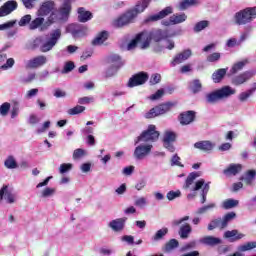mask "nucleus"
I'll use <instances>...</instances> for the list:
<instances>
[{"label": "nucleus", "instance_id": "49", "mask_svg": "<svg viewBox=\"0 0 256 256\" xmlns=\"http://www.w3.org/2000/svg\"><path fill=\"white\" fill-rule=\"evenodd\" d=\"M256 248V242H248L246 244H243L241 246H239V251L245 252V251H251V249H255Z\"/></svg>", "mask_w": 256, "mask_h": 256}, {"label": "nucleus", "instance_id": "44", "mask_svg": "<svg viewBox=\"0 0 256 256\" xmlns=\"http://www.w3.org/2000/svg\"><path fill=\"white\" fill-rule=\"evenodd\" d=\"M239 205V200L228 199L223 202L222 207L223 209H233V207H237Z\"/></svg>", "mask_w": 256, "mask_h": 256}, {"label": "nucleus", "instance_id": "37", "mask_svg": "<svg viewBox=\"0 0 256 256\" xmlns=\"http://www.w3.org/2000/svg\"><path fill=\"white\" fill-rule=\"evenodd\" d=\"M227 75V69L221 68L212 74L214 83H221V80Z\"/></svg>", "mask_w": 256, "mask_h": 256}, {"label": "nucleus", "instance_id": "29", "mask_svg": "<svg viewBox=\"0 0 256 256\" xmlns=\"http://www.w3.org/2000/svg\"><path fill=\"white\" fill-rule=\"evenodd\" d=\"M225 239H229L230 243H234V241H239V239H243L245 234L239 233L237 230L226 231L224 233Z\"/></svg>", "mask_w": 256, "mask_h": 256}, {"label": "nucleus", "instance_id": "10", "mask_svg": "<svg viewBox=\"0 0 256 256\" xmlns=\"http://www.w3.org/2000/svg\"><path fill=\"white\" fill-rule=\"evenodd\" d=\"M141 44L140 47L142 49H147L149 47V36L147 32H142L136 36V39H133L127 46L128 51H131L137 47V45Z\"/></svg>", "mask_w": 256, "mask_h": 256}, {"label": "nucleus", "instance_id": "30", "mask_svg": "<svg viewBox=\"0 0 256 256\" xmlns=\"http://www.w3.org/2000/svg\"><path fill=\"white\" fill-rule=\"evenodd\" d=\"M193 231V228L189 223H185L182 226H180V229L178 231V235L181 239H189V235H191Z\"/></svg>", "mask_w": 256, "mask_h": 256}, {"label": "nucleus", "instance_id": "7", "mask_svg": "<svg viewBox=\"0 0 256 256\" xmlns=\"http://www.w3.org/2000/svg\"><path fill=\"white\" fill-rule=\"evenodd\" d=\"M175 107V102H166L160 104L144 114L145 119H154V117H159V115H165L168 111H171V108Z\"/></svg>", "mask_w": 256, "mask_h": 256}, {"label": "nucleus", "instance_id": "1", "mask_svg": "<svg viewBox=\"0 0 256 256\" xmlns=\"http://www.w3.org/2000/svg\"><path fill=\"white\" fill-rule=\"evenodd\" d=\"M159 131H157V127L153 124L149 125L147 130L143 131L135 142L140 143L134 150V157L137 161H143L147 155H149L153 149V144L155 141L159 139Z\"/></svg>", "mask_w": 256, "mask_h": 256}, {"label": "nucleus", "instance_id": "47", "mask_svg": "<svg viewBox=\"0 0 256 256\" xmlns=\"http://www.w3.org/2000/svg\"><path fill=\"white\" fill-rule=\"evenodd\" d=\"M31 14L24 15L18 22L19 27H26V25H31Z\"/></svg>", "mask_w": 256, "mask_h": 256}, {"label": "nucleus", "instance_id": "53", "mask_svg": "<svg viewBox=\"0 0 256 256\" xmlns=\"http://www.w3.org/2000/svg\"><path fill=\"white\" fill-rule=\"evenodd\" d=\"M164 95H165V90L159 89L157 90L156 93L150 95L148 99H150V101H159V99H161V97H163Z\"/></svg>", "mask_w": 256, "mask_h": 256}, {"label": "nucleus", "instance_id": "50", "mask_svg": "<svg viewBox=\"0 0 256 256\" xmlns=\"http://www.w3.org/2000/svg\"><path fill=\"white\" fill-rule=\"evenodd\" d=\"M55 188H49L46 187L42 192H41V197L44 199H47L48 197H53L55 195Z\"/></svg>", "mask_w": 256, "mask_h": 256}, {"label": "nucleus", "instance_id": "2", "mask_svg": "<svg viewBox=\"0 0 256 256\" xmlns=\"http://www.w3.org/2000/svg\"><path fill=\"white\" fill-rule=\"evenodd\" d=\"M59 39H61V29L57 28L46 36H39L34 39L30 43L29 49L33 51L40 49L41 53H49V51H52L53 47L59 43Z\"/></svg>", "mask_w": 256, "mask_h": 256}, {"label": "nucleus", "instance_id": "16", "mask_svg": "<svg viewBox=\"0 0 256 256\" xmlns=\"http://www.w3.org/2000/svg\"><path fill=\"white\" fill-rule=\"evenodd\" d=\"M66 32L71 33V35L75 38L83 37V35L87 33V27L81 24H70L66 27Z\"/></svg>", "mask_w": 256, "mask_h": 256}, {"label": "nucleus", "instance_id": "25", "mask_svg": "<svg viewBox=\"0 0 256 256\" xmlns=\"http://www.w3.org/2000/svg\"><path fill=\"white\" fill-rule=\"evenodd\" d=\"M191 55H192V52L189 49L184 50L182 53L176 55L172 61L173 67H175V65H179V64L187 61V59H189V57H191Z\"/></svg>", "mask_w": 256, "mask_h": 256}, {"label": "nucleus", "instance_id": "22", "mask_svg": "<svg viewBox=\"0 0 256 256\" xmlns=\"http://www.w3.org/2000/svg\"><path fill=\"white\" fill-rule=\"evenodd\" d=\"M195 149H199L200 151H205L208 153L209 151H213L215 149V143L209 140L198 141L194 144Z\"/></svg>", "mask_w": 256, "mask_h": 256}, {"label": "nucleus", "instance_id": "45", "mask_svg": "<svg viewBox=\"0 0 256 256\" xmlns=\"http://www.w3.org/2000/svg\"><path fill=\"white\" fill-rule=\"evenodd\" d=\"M11 110V104L9 102H5L0 105V115L2 117H7L9 115V111Z\"/></svg>", "mask_w": 256, "mask_h": 256}, {"label": "nucleus", "instance_id": "57", "mask_svg": "<svg viewBox=\"0 0 256 256\" xmlns=\"http://www.w3.org/2000/svg\"><path fill=\"white\" fill-rule=\"evenodd\" d=\"M168 201H173L174 199H177L181 197V190L177 191H169L166 195Z\"/></svg>", "mask_w": 256, "mask_h": 256}, {"label": "nucleus", "instance_id": "6", "mask_svg": "<svg viewBox=\"0 0 256 256\" xmlns=\"http://www.w3.org/2000/svg\"><path fill=\"white\" fill-rule=\"evenodd\" d=\"M235 89L230 86H224L221 89L215 90L206 95L207 103H217V101H221V99H227L231 97V95H235Z\"/></svg>", "mask_w": 256, "mask_h": 256}, {"label": "nucleus", "instance_id": "42", "mask_svg": "<svg viewBox=\"0 0 256 256\" xmlns=\"http://www.w3.org/2000/svg\"><path fill=\"white\" fill-rule=\"evenodd\" d=\"M179 247V241L177 239H171L166 245H165V252L171 253L173 249H177Z\"/></svg>", "mask_w": 256, "mask_h": 256}, {"label": "nucleus", "instance_id": "52", "mask_svg": "<svg viewBox=\"0 0 256 256\" xmlns=\"http://www.w3.org/2000/svg\"><path fill=\"white\" fill-rule=\"evenodd\" d=\"M220 59H221V53L214 52L207 56L206 61H208V63H217V61H219Z\"/></svg>", "mask_w": 256, "mask_h": 256}, {"label": "nucleus", "instance_id": "39", "mask_svg": "<svg viewBox=\"0 0 256 256\" xmlns=\"http://www.w3.org/2000/svg\"><path fill=\"white\" fill-rule=\"evenodd\" d=\"M203 185H205V180L204 179L198 180L195 183V186L193 188H191V191H193V193L188 194L187 199H194L195 195H197V193L195 191H199V189H202Z\"/></svg>", "mask_w": 256, "mask_h": 256}, {"label": "nucleus", "instance_id": "31", "mask_svg": "<svg viewBox=\"0 0 256 256\" xmlns=\"http://www.w3.org/2000/svg\"><path fill=\"white\" fill-rule=\"evenodd\" d=\"M107 39H109V32L102 31L93 39L92 45H103Z\"/></svg>", "mask_w": 256, "mask_h": 256}, {"label": "nucleus", "instance_id": "8", "mask_svg": "<svg viewBox=\"0 0 256 256\" xmlns=\"http://www.w3.org/2000/svg\"><path fill=\"white\" fill-rule=\"evenodd\" d=\"M235 217H236L235 212H229L223 218H217L212 220L208 224V231H213V229H217V227H220V229H225V227L229 225V222L233 221Z\"/></svg>", "mask_w": 256, "mask_h": 256}, {"label": "nucleus", "instance_id": "38", "mask_svg": "<svg viewBox=\"0 0 256 256\" xmlns=\"http://www.w3.org/2000/svg\"><path fill=\"white\" fill-rule=\"evenodd\" d=\"M167 233H169V228L164 227L156 231L155 235H153L151 239L154 243H157V241H161Z\"/></svg>", "mask_w": 256, "mask_h": 256}, {"label": "nucleus", "instance_id": "40", "mask_svg": "<svg viewBox=\"0 0 256 256\" xmlns=\"http://www.w3.org/2000/svg\"><path fill=\"white\" fill-rule=\"evenodd\" d=\"M202 88H203V86L201 84V80H199V79L192 80L189 83V89H190V91H192V93H199Z\"/></svg>", "mask_w": 256, "mask_h": 256}, {"label": "nucleus", "instance_id": "3", "mask_svg": "<svg viewBox=\"0 0 256 256\" xmlns=\"http://www.w3.org/2000/svg\"><path fill=\"white\" fill-rule=\"evenodd\" d=\"M149 3H151V0L138 1L134 8L128 10L115 21V26L125 27V25L134 23L137 15L143 13V11H145L149 7Z\"/></svg>", "mask_w": 256, "mask_h": 256}, {"label": "nucleus", "instance_id": "27", "mask_svg": "<svg viewBox=\"0 0 256 256\" xmlns=\"http://www.w3.org/2000/svg\"><path fill=\"white\" fill-rule=\"evenodd\" d=\"M199 241L200 243H202V245H208V247H215L216 245H221L222 243V240L220 238L214 236H205Z\"/></svg>", "mask_w": 256, "mask_h": 256}, {"label": "nucleus", "instance_id": "60", "mask_svg": "<svg viewBox=\"0 0 256 256\" xmlns=\"http://www.w3.org/2000/svg\"><path fill=\"white\" fill-rule=\"evenodd\" d=\"M71 169H73V164L70 163H64L60 165L59 171L61 173V175L67 173V171H71Z\"/></svg>", "mask_w": 256, "mask_h": 256}, {"label": "nucleus", "instance_id": "18", "mask_svg": "<svg viewBox=\"0 0 256 256\" xmlns=\"http://www.w3.org/2000/svg\"><path fill=\"white\" fill-rule=\"evenodd\" d=\"M172 13L173 7L168 6L159 13L149 16L147 19H145V23H151V21H159L161 19H165V17L171 15Z\"/></svg>", "mask_w": 256, "mask_h": 256}, {"label": "nucleus", "instance_id": "11", "mask_svg": "<svg viewBox=\"0 0 256 256\" xmlns=\"http://www.w3.org/2000/svg\"><path fill=\"white\" fill-rule=\"evenodd\" d=\"M71 11V0H63L62 4L58 8V13H56V15L60 18L61 23H67V21H69Z\"/></svg>", "mask_w": 256, "mask_h": 256}, {"label": "nucleus", "instance_id": "48", "mask_svg": "<svg viewBox=\"0 0 256 256\" xmlns=\"http://www.w3.org/2000/svg\"><path fill=\"white\" fill-rule=\"evenodd\" d=\"M251 95H253V90L248 89L245 92H241L238 96V99L241 101V103H245V101H247Z\"/></svg>", "mask_w": 256, "mask_h": 256}, {"label": "nucleus", "instance_id": "35", "mask_svg": "<svg viewBox=\"0 0 256 256\" xmlns=\"http://www.w3.org/2000/svg\"><path fill=\"white\" fill-rule=\"evenodd\" d=\"M4 167H6V169H17L19 165L17 164V160L15 159V156L13 155L8 156L4 161Z\"/></svg>", "mask_w": 256, "mask_h": 256}, {"label": "nucleus", "instance_id": "64", "mask_svg": "<svg viewBox=\"0 0 256 256\" xmlns=\"http://www.w3.org/2000/svg\"><path fill=\"white\" fill-rule=\"evenodd\" d=\"M37 0H22V3L26 9H33Z\"/></svg>", "mask_w": 256, "mask_h": 256}, {"label": "nucleus", "instance_id": "24", "mask_svg": "<svg viewBox=\"0 0 256 256\" xmlns=\"http://www.w3.org/2000/svg\"><path fill=\"white\" fill-rule=\"evenodd\" d=\"M106 63L113 67H117L118 69H121L123 65H125V62L121 59V56L117 54H111L106 58Z\"/></svg>", "mask_w": 256, "mask_h": 256}, {"label": "nucleus", "instance_id": "61", "mask_svg": "<svg viewBox=\"0 0 256 256\" xmlns=\"http://www.w3.org/2000/svg\"><path fill=\"white\" fill-rule=\"evenodd\" d=\"M171 165H172V167H174L175 165H176L177 167H184V165L181 163V158H180L177 154H175V155L172 157V159H171Z\"/></svg>", "mask_w": 256, "mask_h": 256}, {"label": "nucleus", "instance_id": "5", "mask_svg": "<svg viewBox=\"0 0 256 256\" xmlns=\"http://www.w3.org/2000/svg\"><path fill=\"white\" fill-rule=\"evenodd\" d=\"M256 19V7L245 8L236 12L233 16L235 25H247Z\"/></svg>", "mask_w": 256, "mask_h": 256}, {"label": "nucleus", "instance_id": "28", "mask_svg": "<svg viewBox=\"0 0 256 256\" xmlns=\"http://www.w3.org/2000/svg\"><path fill=\"white\" fill-rule=\"evenodd\" d=\"M93 19V13L85 10V8H78V21L80 23H87V21H91Z\"/></svg>", "mask_w": 256, "mask_h": 256}, {"label": "nucleus", "instance_id": "56", "mask_svg": "<svg viewBox=\"0 0 256 256\" xmlns=\"http://www.w3.org/2000/svg\"><path fill=\"white\" fill-rule=\"evenodd\" d=\"M13 65H15V59L13 58H6V63H4L3 65L0 66V69H2V71H7V69H11L13 67Z\"/></svg>", "mask_w": 256, "mask_h": 256}, {"label": "nucleus", "instance_id": "33", "mask_svg": "<svg viewBox=\"0 0 256 256\" xmlns=\"http://www.w3.org/2000/svg\"><path fill=\"white\" fill-rule=\"evenodd\" d=\"M170 17L172 25H180V23H185V21H187V14L185 13H175Z\"/></svg>", "mask_w": 256, "mask_h": 256}, {"label": "nucleus", "instance_id": "63", "mask_svg": "<svg viewBox=\"0 0 256 256\" xmlns=\"http://www.w3.org/2000/svg\"><path fill=\"white\" fill-rule=\"evenodd\" d=\"M73 69H75V63L67 62L64 65V69L62 70V73H71V71H73Z\"/></svg>", "mask_w": 256, "mask_h": 256}, {"label": "nucleus", "instance_id": "34", "mask_svg": "<svg viewBox=\"0 0 256 256\" xmlns=\"http://www.w3.org/2000/svg\"><path fill=\"white\" fill-rule=\"evenodd\" d=\"M199 0H182L178 4L179 11H186L189 7H193V5H198Z\"/></svg>", "mask_w": 256, "mask_h": 256}, {"label": "nucleus", "instance_id": "36", "mask_svg": "<svg viewBox=\"0 0 256 256\" xmlns=\"http://www.w3.org/2000/svg\"><path fill=\"white\" fill-rule=\"evenodd\" d=\"M256 171L249 170L247 171L244 176H242L241 181H244L246 185H251L253 181H255Z\"/></svg>", "mask_w": 256, "mask_h": 256}, {"label": "nucleus", "instance_id": "19", "mask_svg": "<svg viewBox=\"0 0 256 256\" xmlns=\"http://www.w3.org/2000/svg\"><path fill=\"white\" fill-rule=\"evenodd\" d=\"M47 63V57L40 55L33 59H30L26 63V69H37L38 67H43Z\"/></svg>", "mask_w": 256, "mask_h": 256}, {"label": "nucleus", "instance_id": "14", "mask_svg": "<svg viewBox=\"0 0 256 256\" xmlns=\"http://www.w3.org/2000/svg\"><path fill=\"white\" fill-rule=\"evenodd\" d=\"M148 35L149 45H151V39L156 42L163 41L167 37H174L175 34H169V30H156L153 32H146Z\"/></svg>", "mask_w": 256, "mask_h": 256}, {"label": "nucleus", "instance_id": "21", "mask_svg": "<svg viewBox=\"0 0 256 256\" xmlns=\"http://www.w3.org/2000/svg\"><path fill=\"white\" fill-rule=\"evenodd\" d=\"M253 75V72L246 71L242 74H239L238 76H235L232 80V83L236 86L243 85V83H247V81H249V79H251Z\"/></svg>", "mask_w": 256, "mask_h": 256}, {"label": "nucleus", "instance_id": "32", "mask_svg": "<svg viewBox=\"0 0 256 256\" xmlns=\"http://www.w3.org/2000/svg\"><path fill=\"white\" fill-rule=\"evenodd\" d=\"M201 177V172H192L188 175L185 184L183 185V189H191L195 179Z\"/></svg>", "mask_w": 256, "mask_h": 256}, {"label": "nucleus", "instance_id": "15", "mask_svg": "<svg viewBox=\"0 0 256 256\" xmlns=\"http://www.w3.org/2000/svg\"><path fill=\"white\" fill-rule=\"evenodd\" d=\"M149 79V76L145 72H140L132 76L127 83V87L132 89V87H138V85H143Z\"/></svg>", "mask_w": 256, "mask_h": 256}, {"label": "nucleus", "instance_id": "23", "mask_svg": "<svg viewBox=\"0 0 256 256\" xmlns=\"http://www.w3.org/2000/svg\"><path fill=\"white\" fill-rule=\"evenodd\" d=\"M181 125H191L195 121V113L193 111L183 112L179 116Z\"/></svg>", "mask_w": 256, "mask_h": 256}, {"label": "nucleus", "instance_id": "51", "mask_svg": "<svg viewBox=\"0 0 256 256\" xmlns=\"http://www.w3.org/2000/svg\"><path fill=\"white\" fill-rule=\"evenodd\" d=\"M210 182L206 183L204 182V185H203V189H202V192H201V203H205V201H207V193H209V189H210Z\"/></svg>", "mask_w": 256, "mask_h": 256}, {"label": "nucleus", "instance_id": "4", "mask_svg": "<svg viewBox=\"0 0 256 256\" xmlns=\"http://www.w3.org/2000/svg\"><path fill=\"white\" fill-rule=\"evenodd\" d=\"M53 23H61V18L57 16V12H53L50 14L45 22V18L43 17H37L34 20H32L29 24L30 31H35L36 29H39V31H47Z\"/></svg>", "mask_w": 256, "mask_h": 256}, {"label": "nucleus", "instance_id": "54", "mask_svg": "<svg viewBox=\"0 0 256 256\" xmlns=\"http://www.w3.org/2000/svg\"><path fill=\"white\" fill-rule=\"evenodd\" d=\"M117 71H119V68H117L116 66H110L105 72L106 79L115 77V75H117Z\"/></svg>", "mask_w": 256, "mask_h": 256}, {"label": "nucleus", "instance_id": "58", "mask_svg": "<svg viewBox=\"0 0 256 256\" xmlns=\"http://www.w3.org/2000/svg\"><path fill=\"white\" fill-rule=\"evenodd\" d=\"M87 155V152L85 150L78 148L74 150L73 152V159H81L82 157H85Z\"/></svg>", "mask_w": 256, "mask_h": 256}, {"label": "nucleus", "instance_id": "62", "mask_svg": "<svg viewBox=\"0 0 256 256\" xmlns=\"http://www.w3.org/2000/svg\"><path fill=\"white\" fill-rule=\"evenodd\" d=\"M99 253H100V255L110 256V255H113V253H115V251L111 248L102 247L99 249Z\"/></svg>", "mask_w": 256, "mask_h": 256}, {"label": "nucleus", "instance_id": "26", "mask_svg": "<svg viewBox=\"0 0 256 256\" xmlns=\"http://www.w3.org/2000/svg\"><path fill=\"white\" fill-rule=\"evenodd\" d=\"M243 169V165L241 164H230L227 169H224L223 173L227 177H231V175L235 176L239 173H241Z\"/></svg>", "mask_w": 256, "mask_h": 256}, {"label": "nucleus", "instance_id": "41", "mask_svg": "<svg viewBox=\"0 0 256 256\" xmlns=\"http://www.w3.org/2000/svg\"><path fill=\"white\" fill-rule=\"evenodd\" d=\"M246 65H247V60L237 62L232 66L230 72L232 73V75H235L236 73H239V71H242L243 67H245Z\"/></svg>", "mask_w": 256, "mask_h": 256}, {"label": "nucleus", "instance_id": "55", "mask_svg": "<svg viewBox=\"0 0 256 256\" xmlns=\"http://www.w3.org/2000/svg\"><path fill=\"white\" fill-rule=\"evenodd\" d=\"M147 198H145V197H139V198H137L136 200H135V202H134V205L136 206V207H139L140 209H143V208H145V207H147Z\"/></svg>", "mask_w": 256, "mask_h": 256}, {"label": "nucleus", "instance_id": "12", "mask_svg": "<svg viewBox=\"0 0 256 256\" xmlns=\"http://www.w3.org/2000/svg\"><path fill=\"white\" fill-rule=\"evenodd\" d=\"M163 145L170 153H175V146L173 143L177 141V133L171 130H166L163 134Z\"/></svg>", "mask_w": 256, "mask_h": 256}, {"label": "nucleus", "instance_id": "9", "mask_svg": "<svg viewBox=\"0 0 256 256\" xmlns=\"http://www.w3.org/2000/svg\"><path fill=\"white\" fill-rule=\"evenodd\" d=\"M3 200L8 205H13V203H17V194L13 192V188L9 187V185H3L0 189V203Z\"/></svg>", "mask_w": 256, "mask_h": 256}, {"label": "nucleus", "instance_id": "20", "mask_svg": "<svg viewBox=\"0 0 256 256\" xmlns=\"http://www.w3.org/2000/svg\"><path fill=\"white\" fill-rule=\"evenodd\" d=\"M126 221L127 218H117L110 221L108 227H110V229H112V231H114L115 233H120V231H123V229H125Z\"/></svg>", "mask_w": 256, "mask_h": 256}, {"label": "nucleus", "instance_id": "17", "mask_svg": "<svg viewBox=\"0 0 256 256\" xmlns=\"http://www.w3.org/2000/svg\"><path fill=\"white\" fill-rule=\"evenodd\" d=\"M19 7L17 1L9 0L0 7V17H7V15H11L13 11H15Z\"/></svg>", "mask_w": 256, "mask_h": 256}, {"label": "nucleus", "instance_id": "43", "mask_svg": "<svg viewBox=\"0 0 256 256\" xmlns=\"http://www.w3.org/2000/svg\"><path fill=\"white\" fill-rule=\"evenodd\" d=\"M85 111V106L76 105L73 108L67 110L68 115H81Z\"/></svg>", "mask_w": 256, "mask_h": 256}, {"label": "nucleus", "instance_id": "13", "mask_svg": "<svg viewBox=\"0 0 256 256\" xmlns=\"http://www.w3.org/2000/svg\"><path fill=\"white\" fill-rule=\"evenodd\" d=\"M53 13H59V9L55 10V2L53 1L43 2L38 10L39 17H47V15H52Z\"/></svg>", "mask_w": 256, "mask_h": 256}, {"label": "nucleus", "instance_id": "59", "mask_svg": "<svg viewBox=\"0 0 256 256\" xmlns=\"http://www.w3.org/2000/svg\"><path fill=\"white\" fill-rule=\"evenodd\" d=\"M94 101H95V98L89 97V96H85L78 99L79 105H89V103H93Z\"/></svg>", "mask_w": 256, "mask_h": 256}, {"label": "nucleus", "instance_id": "46", "mask_svg": "<svg viewBox=\"0 0 256 256\" xmlns=\"http://www.w3.org/2000/svg\"><path fill=\"white\" fill-rule=\"evenodd\" d=\"M206 27H209V21L202 20L194 26V31L195 33H199L200 31H203V29H206Z\"/></svg>", "mask_w": 256, "mask_h": 256}]
</instances>
